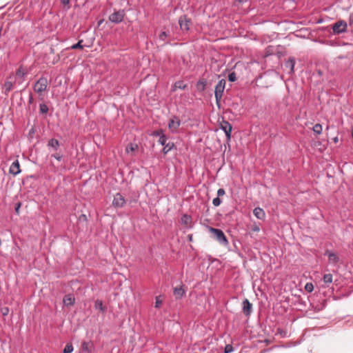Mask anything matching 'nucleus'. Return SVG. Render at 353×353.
<instances>
[{"label": "nucleus", "mask_w": 353, "mask_h": 353, "mask_svg": "<svg viewBox=\"0 0 353 353\" xmlns=\"http://www.w3.org/2000/svg\"><path fill=\"white\" fill-rule=\"evenodd\" d=\"M1 311L3 316H7L9 313V308L7 307H5L1 308Z\"/></svg>", "instance_id": "4c0bfd02"}, {"label": "nucleus", "mask_w": 353, "mask_h": 353, "mask_svg": "<svg viewBox=\"0 0 353 353\" xmlns=\"http://www.w3.org/2000/svg\"><path fill=\"white\" fill-rule=\"evenodd\" d=\"M124 17V12L123 10H119L117 12H114L112 14L110 15L109 19L112 22L114 23H119L122 21Z\"/></svg>", "instance_id": "0eeeda50"}, {"label": "nucleus", "mask_w": 353, "mask_h": 353, "mask_svg": "<svg viewBox=\"0 0 353 353\" xmlns=\"http://www.w3.org/2000/svg\"><path fill=\"white\" fill-rule=\"evenodd\" d=\"M63 3H68V0H67V1H63Z\"/></svg>", "instance_id": "49530a36"}, {"label": "nucleus", "mask_w": 353, "mask_h": 353, "mask_svg": "<svg viewBox=\"0 0 353 353\" xmlns=\"http://www.w3.org/2000/svg\"><path fill=\"white\" fill-rule=\"evenodd\" d=\"M87 217L85 214H81L79 218V221H86Z\"/></svg>", "instance_id": "ea45409f"}, {"label": "nucleus", "mask_w": 353, "mask_h": 353, "mask_svg": "<svg viewBox=\"0 0 353 353\" xmlns=\"http://www.w3.org/2000/svg\"><path fill=\"white\" fill-rule=\"evenodd\" d=\"M196 87H197L198 90H199L201 91H203L205 88V82L201 81H199L196 84Z\"/></svg>", "instance_id": "cd10ccee"}, {"label": "nucleus", "mask_w": 353, "mask_h": 353, "mask_svg": "<svg viewBox=\"0 0 353 353\" xmlns=\"http://www.w3.org/2000/svg\"><path fill=\"white\" fill-rule=\"evenodd\" d=\"M48 145V146L52 147V148H54L55 150H57L59 146V141L56 139H52L49 141Z\"/></svg>", "instance_id": "5701e85b"}, {"label": "nucleus", "mask_w": 353, "mask_h": 353, "mask_svg": "<svg viewBox=\"0 0 353 353\" xmlns=\"http://www.w3.org/2000/svg\"><path fill=\"white\" fill-rule=\"evenodd\" d=\"M328 258L330 261L334 263L337 262L339 260L338 256L334 253H329Z\"/></svg>", "instance_id": "bb28decb"}, {"label": "nucleus", "mask_w": 353, "mask_h": 353, "mask_svg": "<svg viewBox=\"0 0 353 353\" xmlns=\"http://www.w3.org/2000/svg\"><path fill=\"white\" fill-rule=\"evenodd\" d=\"M233 351V347L232 345H226L225 347V349H224V352L225 353H230Z\"/></svg>", "instance_id": "72a5a7b5"}, {"label": "nucleus", "mask_w": 353, "mask_h": 353, "mask_svg": "<svg viewBox=\"0 0 353 353\" xmlns=\"http://www.w3.org/2000/svg\"><path fill=\"white\" fill-rule=\"evenodd\" d=\"M323 281L325 283H331L332 282V275L331 274H326L323 276Z\"/></svg>", "instance_id": "b1692460"}, {"label": "nucleus", "mask_w": 353, "mask_h": 353, "mask_svg": "<svg viewBox=\"0 0 353 353\" xmlns=\"http://www.w3.org/2000/svg\"><path fill=\"white\" fill-rule=\"evenodd\" d=\"M179 24L181 30L187 32L190 29V20L186 15L181 16L179 19Z\"/></svg>", "instance_id": "39448f33"}, {"label": "nucleus", "mask_w": 353, "mask_h": 353, "mask_svg": "<svg viewBox=\"0 0 353 353\" xmlns=\"http://www.w3.org/2000/svg\"><path fill=\"white\" fill-rule=\"evenodd\" d=\"M48 85V79L45 77H41L34 84V90L39 94L46 91Z\"/></svg>", "instance_id": "7ed1b4c3"}, {"label": "nucleus", "mask_w": 353, "mask_h": 353, "mask_svg": "<svg viewBox=\"0 0 353 353\" xmlns=\"http://www.w3.org/2000/svg\"><path fill=\"white\" fill-rule=\"evenodd\" d=\"M181 222L187 227H190L192 223V217L188 214H184L181 217Z\"/></svg>", "instance_id": "aec40b11"}, {"label": "nucleus", "mask_w": 353, "mask_h": 353, "mask_svg": "<svg viewBox=\"0 0 353 353\" xmlns=\"http://www.w3.org/2000/svg\"><path fill=\"white\" fill-rule=\"evenodd\" d=\"M347 23L343 20H340V21L336 22L334 24H333V26H332L333 32H334V34H336L345 32L347 30Z\"/></svg>", "instance_id": "20e7f679"}, {"label": "nucleus", "mask_w": 353, "mask_h": 353, "mask_svg": "<svg viewBox=\"0 0 353 353\" xmlns=\"http://www.w3.org/2000/svg\"><path fill=\"white\" fill-rule=\"evenodd\" d=\"M225 83H226L225 80L221 79L219 81V83H217V85L215 87L214 94H215L216 103L219 106L220 105L219 103H220V101L223 96Z\"/></svg>", "instance_id": "f03ea898"}, {"label": "nucleus", "mask_w": 353, "mask_h": 353, "mask_svg": "<svg viewBox=\"0 0 353 353\" xmlns=\"http://www.w3.org/2000/svg\"><path fill=\"white\" fill-rule=\"evenodd\" d=\"M166 140H167V139H166L165 136L162 134H161V136L159 137V142L161 145H164L166 143Z\"/></svg>", "instance_id": "c756f323"}, {"label": "nucleus", "mask_w": 353, "mask_h": 353, "mask_svg": "<svg viewBox=\"0 0 353 353\" xmlns=\"http://www.w3.org/2000/svg\"><path fill=\"white\" fill-rule=\"evenodd\" d=\"M313 130L314 132V133L317 134H321L322 132V125L321 124H316L314 128H313Z\"/></svg>", "instance_id": "393cba45"}, {"label": "nucleus", "mask_w": 353, "mask_h": 353, "mask_svg": "<svg viewBox=\"0 0 353 353\" xmlns=\"http://www.w3.org/2000/svg\"><path fill=\"white\" fill-rule=\"evenodd\" d=\"M137 149H138L137 144L130 143L126 146L125 151L127 153H130V152H134Z\"/></svg>", "instance_id": "412c9836"}, {"label": "nucleus", "mask_w": 353, "mask_h": 353, "mask_svg": "<svg viewBox=\"0 0 353 353\" xmlns=\"http://www.w3.org/2000/svg\"><path fill=\"white\" fill-rule=\"evenodd\" d=\"M221 128L225 132L227 139L230 140L232 130V125L229 122L223 121L221 123Z\"/></svg>", "instance_id": "6e6552de"}, {"label": "nucleus", "mask_w": 353, "mask_h": 353, "mask_svg": "<svg viewBox=\"0 0 353 353\" xmlns=\"http://www.w3.org/2000/svg\"><path fill=\"white\" fill-rule=\"evenodd\" d=\"M73 351V347L72 344L68 343L63 350V353H72Z\"/></svg>", "instance_id": "a878e982"}, {"label": "nucleus", "mask_w": 353, "mask_h": 353, "mask_svg": "<svg viewBox=\"0 0 353 353\" xmlns=\"http://www.w3.org/2000/svg\"><path fill=\"white\" fill-rule=\"evenodd\" d=\"M180 125V121L177 117L172 118L168 123V128L172 132H175Z\"/></svg>", "instance_id": "9d476101"}, {"label": "nucleus", "mask_w": 353, "mask_h": 353, "mask_svg": "<svg viewBox=\"0 0 353 353\" xmlns=\"http://www.w3.org/2000/svg\"><path fill=\"white\" fill-rule=\"evenodd\" d=\"M13 77L10 76L8 80L4 83L5 94L8 93L13 89L14 79Z\"/></svg>", "instance_id": "9b49d317"}, {"label": "nucleus", "mask_w": 353, "mask_h": 353, "mask_svg": "<svg viewBox=\"0 0 353 353\" xmlns=\"http://www.w3.org/2000/svg\"><path fill=\"white\" fill-rule=\"evenodd\" d=\"M208 230L212 234L213 237L221 244L223 245H227L228 244V241L221 230L208 227Z\"/></svg>", "instance_id": "f257e3e1"}, {"label": "nucleus", "mask_w": 353, "mask_h": 353, "mask_svg": "<svg viewBox=\"0 0 353 353\" xmlns=\"http://www.w3.org/2000/svg\"><path fill=\"white\" fill-rule=\"evenodd\" d=\"M236 79V74L235 72H231L228 75V80L231 82L235 81Z\"/></svg>", "instance_id": "473e14b6"}, {"label": "nucleus", "mask_w": 353, "mask_h": 353, "mask_svg": "<svg viewBox=\"0 0 353 353\" xmlns=\"http://www.w3.org/2000/svg\"><path fill=\"white\" fill-rule=\"evenodd\" d=\"M184 293L185 291L182 286L176 287L174 289V295L175 296L176 299H181L183 296Z\"/></svg>", "instance_id": "f3484780"}, {"label": "nucleus", "mask_w": 353, "mask_h": 353, "mask_svg": "<svg viewBox=\"0 0 353 353\" xmlns=\"http://www.w3.org/2000/svg\"><path fill=\"white\" fill-rule=\"evenodd\" d=\"M74 302V298L70 294L66 295L63 299V303L66 306H70L73 305Z\"/></svg>", "instance_id": "a211bd4d"}, {"label": "nucleus", "mask_w": 353, "mask_h": 353, "mask_svg": "<svg viewBox=\"0 0 353 353\" xmlns=\"http://www.w3.org/2000/svg\"><path fill=\"white\" fill-rule=\"evenodd\" d=\"M88 349V343L85 341L83 342V343H82V350H87Z\"/></svg>", "instance_id": "a19ab883"}, {"label": "nucleus", "mask_w": 353, "mask_h": 353, "mask_svg": "<svg viewBox=\"0 0 353 353\" xmlns=\"http://www.w3.org/2000/svg\"><path fill=\"white\" fill-rule=\"evenodd\" d=\"M162 303V300L160 299V296L156 297V301H155V307H159Z\"/></svg>", "instance_id": "e433bc0d"}, {"label": "nucleus", "mask_w": 353, "mask_h": 353, "mask_svg": "<svg viewBox=\"0 0 353 353\" xmlns=\"http://www.w3.org/2000/svg\"><path fill=\"white\" fill-rule=\"evenodd\" d=\"M20 205H21V204H20V203H18V204H17V206L15 208V210H16V212H17V213H18V212H19V208H20Z\"/></svg>", "instance_id": "37998d69"}, {"label": "nucleus", "mask_w": 353, "mask_h": 353, "mask_svg": "<svg viewBox=\"0 0 353 353\" xmlns=\"http://www.w3.org/2000/svg\"><path fill=\"white\" fill-rule=\"evenodd\" d=\"M154 134H156V135H159V134H160V133H159V132H156L154 133Z\"/></svg>", "instance_id": "a18cd8bd"}, {"label": "nucleus", "mask_w": 353, "mask_h": 353, "mask_svg": "<svg viewBox=\"0 0 353 353\" xmlns=\"http://www.w3.org/2000/svg\"><path fill=\"white\" fill-rule=\"evenodd\" d=\"M94 308L99 312L104 313L105 311V307L103 305V302L99 300H97L94 303Z\"/></svg>", "instance_id": "6ab92c4d"}, {"label": "nucleus", "mask_w": 353, "mask_h": 353, "mask_svg": "<svg viewBox=\"0 0 353 353\" xmlns=\"http://www.w3.org/2000/svg\"><path fill=\"white\" fill-rule=\"evenodd\" d=\"M334 141L335 143H337V142H338V138H337V137H335V138L334 139Z\"/></svg>", "instance_id": "c03bdc74"}, {"label": "nucleus", "mask_w": 353, "mask_h": 353, "mask_svg": "<svg viewBox=\"0 0 353 353\" xmlns=\"http://www.w3.org/2000/svg\"><path fill=\"white\" fill-rule=\"evenodd\" d=\"M168 37H169V34L167 32L163 31L159 34V39L164 41Z\"/></svg>", "instance_id": "2f4dec72"}, {"label": "nucleus", "mask_w": 353, "mask_h": 353, "mask_svg": "<svg viewBox=\"0 0 353 353\" xmlns=\"http://www.w3.org/2000/svg\"><path fill=\"white\" fill-rule=\"evenodd\" d=\"M243 312L245 316H249L252 312V305L248 299L243 301Z\"/></svg>", "instance_id": "f8f14e48"}, {"label": "nucleus", "mask_w": 353, "mask_h": 353, "mask_svg": "<svg viewBox=\"0 0 353 353\" xmlns=\"http://www.w3.org/2000/svg\"><path fill=\"white\" fill-rule=\"evenodd\" d=\"M27 72L23 68V67H19L16 72V77L20 79L19 83H21L23 81L24 77L26 75Z\"/></svg>", "instance_id": "ddd939ff"}, {"label": "nucleus", "mask_w": 353, "mask_h": 353, "mask_svg": "<svg viewBox=\"0 0 353 353\" xmlns=\"http://www.w3.org/2000/svg\"><path fill=\"white\" fill-rule=\"evenodd\" d=\"M188 88V85L184 83L183 81H178L174 83L172 86V91L174 92L176 89L185 90Z\"/></svg>", "instance_id": "4468645a"}, {"label": "nucleus", "mask_w": 353, "mask_h": 353, "mask_svg": "<svg viewBox=\"0 0 353 353\" xmlns=\"http://www.w3.org/2000/svg\"><path fill=\"white\" fill-rule=\"evenodd\" d=\"M174 147V143H165V145H164V148H163V152L165 154H167L169 151H170L172 148Z\"/></svg>", "instance_id": "4be33fe9"}, {"label": "nucleus", "mask_w": 353, "mask_h": 353, "mask_svg": "<svg viewBox=\"0 0 353 353\" xmlns=\"http://www.w3.org/2000/svg\"><path fill=\"white\" fill-rule=\"evenodd\" d=\"M295 60L294 58H290L285 63V67L290 70V73L294 72Z\"/></svg>", "instance_id": "dca6fc26"}, {"label": "nucleus", "mask_w": 353, "mask_h": 353, "mask_svg": "<svg viewBox=\"0 0 353 353\" xmlns=\"http://www.w3.org/2000/svg\"><path fill=\"white\" fill-rule=\"evenodd\" d=\"M52 157L58 161H60L61 159V157L59 154H53Z\"/></svg>", "instance_id": "79ce46f5"}, {"label": "nucleus", "mask_w": 353, "mask_h": 353, "mask_svg": "<svg viewBox=\"0 0 353 353\" xmlns=\"http://www.w3.org/2000/svg\"><path fill=\"white\" fill-rule=\"evenodd\" d=\"M225 192L224 189H223V188L219 189L217 191L218 197L223 196L225 194Z\"/></svg>", "instance_id": "58836bf2"}, {"label": "nucleus", "mask_w": 353, "mask_h": 353, "mask_svg": "<svg viewBox=\"0 0 353 353\" xmlns=\"http://www.w3.org/2000/svg\"><path fill=\"white\" fill-rule=\"evenodd\" d=\"M39 108L40 111L42 113H47L48 111V108L46 104H41Z\"/></svg>", "instance_id": "7c9ffc66"}, {"label": "nucleus", "mask_w": 353, "mask_h": 353, "mask_svg": "<svg viewBox=\"0 0 353 353\" xmlns=\"http://www.w3.org/2000/svg\"><path fill=\"white\" fill-rule=\"evenodd\" d=\"M125 204V200L124 197L120 193L116 194L114 196L112 205L115 208H122L124 206Z\"/></svg>", "instance_id": "423d86ee"}, {"label": "nucleus", "mask_w": 353, "mask_h": 353, "mask_svg": "<svg viewBox=\"0 0 353 353\" xmlns=\"http://www.w3.org/2000/svg\"><path fill=\"white\" fill-rule=\"evenodd\" d=\"M254 216L259 219H263L265 218V212L261 208H255L253 210Z\"/></svg>", "instance_id": "2eb2a0df"}, {"label": "nucleus", "mask_w": 353, "mask_h": 353, "mask_svg": "<svg viewBox=\"0 0 353 353\" xmlns=\"http://www.w3.org/2000/svg\"><path fill=\"white\" fill-rule=\"evenodd\" d=\"M82 41H79L77 43L74 44L71 46L72 49H77V48H82L83 46L81 45Z\"/></svg>", "instance_id": "c9c22d12"}, {"label": "nucleus", "mask_w": 353, "mask_h": 353, "mask_svg": "<svg viewBox=\"0 0 353 353\" xmlns=\"http://www.w3.org/2000/svg\"><path fill=\"white\" fill-rule=\"evenodd\" d=\"M221 203V200L219 199V197H216L213 199L212 203L214 206H219Z\"/></svg>", "instance_id": "f704fd0d"}, {"label": "nucleus", "mask_w": 353, "mask_h": 353, "mask_svg": "<svg viewBox=\"0 0 353 353\" xmlns=\"http://www.w3.org/2000/svg\"><path fill=\"white\" fill-rule=\"evenodd\" d=\"M305 290L308 292H311L313 291L314 290V286L312 285V283H307L305 286Z\"/></svg>", "instance_id": "c85d7f7f"}, {"label": "nucleus", "mask_w": 353, "mask_h": 353, "mask_svg": "<svg viewBox=\"0 0 353 353\" xmlns=\"http://www.w3.org/2000/svg\"><path fill=\"white\" fill-rule=\"evenodd\" d=\"M9 172L13 175H17L21 172L20 165L18 160L14 161L10 165Z\"/></svg>", "instance_id": "1a4fd4ad"}]
</instances>
